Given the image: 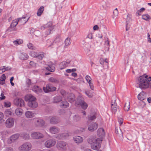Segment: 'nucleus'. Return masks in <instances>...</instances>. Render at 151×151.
<instances>
[{
  "instance_id": "f257e3e1",
  "label": "nucleus",
  "mask_w": 151,
  "mask_h": 151,
  "mask_svg": "<svg viewBox=\"0 0 151 151\" xmlns=\"http://www.w3.org/2000/svg\"><path fill=\"white\" fill-rule=\"evenodd\" d=\"M137 84L142 90L145 89L149 86L151 88V78L145 74L140 76L138 78Z\"/></svg>"
},
{
  "instance_id": "f03ea898",
  "label": "nucleus",
  "mask_w": 151,
  "mask_h": 151,
  "mask_svg": "<svg viewBox=\"0 0 151 151\" xmlns=\"http://www.w3.org/2000/svg\"><path fill=\"white\" fill-rule=\"evenodd\" d=\"M29 17H26V16H23L21 18H19L18 19V20H14L12 24H11L10 27L7 29L6 31L8 32H10L14 30V29H12L17 24L18 22L22 19H23L25 21L24 23H25L28 20Z\"/></svg>"
},
{
  "instance_id": "7ed1b4c3",
  "label": "nucleus",
  "mask_w": 151,
  "mask_h": 151,
  "mask_svg": "<svg viewBox=\"0 0 151 151\" xmlns=\"http://www.w3.org/2000/svg\"><path fill=\"white\" fill-rule=\"evenodd\" d=\"M116 97L114 96L111 98V111L113 114H115L117 109L119 111V106H117L116 102Z\"/></svg>"
},
{
  "instance_id": "20e7f679",
  "label": "nucleus",
  "mask_w": 151,
  "mask_h": 151,
  "mask_svg": "<svg viewBox=\"0 0 151 151\" xmlns=\"http://www.w3.org/2000/svg\"><path fill=\"white\" fill-rule=\"evenodd\" d=\"M77 102L78 105H80L83 109H86L88 106V104L84 101V98L81 96H79L77 98Z\"/></svg>"
},
{
  "instance_id": "39448f33",
  "label": "nucleus",
  "mask_w": 151,
  "mask_h": 151,
  "mask_svg": "<svg viewBox=\"0 0 151 151\" xmlns=\"http://www.w3.org/2000/svg\"><path fill=\"white\" fill-rule=\"evenodd\" d=\"M56 88L51 83L47 84L46 87L43 88V91L45 93H47L50 92H53L56 90Z\"/></svg>"
},
{
  "instance_id": "423d86ee",
  "label": "nucleus",
  "mask_w": 151,
  "mask_h": 151,
  "mask_svg": "<svg viewBox=\"0 0 151 151\" xmlns=\"http://www.w3.org/2000/svg\"><path fill=\"white\" fill-rule=\"evenodd\" d=\"M31 144L29 142L24 143L19 148V150L22 151H28L31 148Z\"/></svg>"
},
{
  "instance_id": "0eeeda50",
  "label": "nucleus",
  "mask_w": 151,
  "mask_h": 151,
  "mask_svg": "<svg viewBox=\"0 0 151 151\" xmlns=\"http://www.w3.org/2000/svg\"><path fill=\"white\" fill-rule=\"evenodd\" d=\"M56 143V141L55 139H52L46 141L45 143V147L47 148H50L54 146Z\"/></svg>"
},
{
  "instance_id": "6e6552de",
  "label": "nucleus",
  "mask_w": 151,
  "mask_h": 151,
  "mask_svg": "<svg viewBox=\"0 0 151 151\" xmlns=\"http://www.w3.org/2000/svg\"><path fill=\"white\" fill-rule=\"evenodd\" d=\"M99 140V139H96L94 141L95 142H93L91 145V147L92 149L95 150H98L100 147V142H101V141H100L99 142H98V141Z\"/></svg>"
},
{
  "instance_id": "1a4fd4ad",
  "label": "nucleus",
  "mask_w": 151,
  "mask_h": 151,
  "mask_svg": "<svg viewBox=\"0 0 151 151\" xmlns=\"http://www.w3.org/2000/svg\"><path fill=\"white\" fill-rule=\"evenodd\" d=\"M35 123L36 126L42 127L45 124L44 121L42 119L37 118L34 119Z\"/></svg>"
},
{
  "instance_id": "9d476101",
  "label": "nucleus",
  "mask_w": 151,
  "mask_h": 151,
  "mask_svg": "<svg viewBox=\"0 0 151 151\" xmlns=\"http://www.w3.org/2000/svg\"><path fill=\"white\" fill-rule=\"evenodd\" d=\"M14 124V120L13 118H9L6 120V126L7 128H11L13 126Z\"/></svg>"
},
{
  "instance_id": "9b49d317",
  "label": "nucleus",
  "mask_w": 151,
  "mask_h": 151,
  "mask_svg": "<svg viewBox=\"0 0 151 151\" xmlns=\"http://www.w3.org/2000/svg\"><path fill=\"white\" fill-rule=\"evenodd\" d=\"M98 127V125L96 123H93L88 126V129L91 132H93L97 129Z\"/></svg>"
},
{
  "instance_id": "f8f14e48",
  "label": "nucleus",
  "mask_w": 151,
  "mask_h": 151,
  "mask_svg": "<svg viewBox=\"0 0 151 151\" xmlns=\"http://www.w3.org/2000/svg\"><path fill=\"white\" fill-rule=\"evenodd\" d=\"M57 147L58 148H59L65 150L67 149V144L64 142L60 141L58 143Z\"/></svg>"
},
{
  "instance_id": "ddd939ff",
  "label": "nucleus",
  "mask_w": 151,
  "mask_h": 151,
  "mask_svg": "<svg viewBox=\"0 0 151 151\" xmlns=\"http://www.w3.org/2000/svg\"><path fill=\"white\" fill-rule=\"evenodd\" d=\"M31 137L34 139H40L43 137V134L38 132H34L31 134Z\"/></svg>"
},
{
  "instance_id": "4468645a",
  "label": "nucleus",
  "mask_w": 151,
  "mask_h": 151,
  "mask_svg": "<svg viewBox=\"0 0 151 151\" xmlns=\"http://www.w3.org/2000/svg\"><path fill=\"white\" fill-rule=\"evenodd\" d=\"M70 61L69 60H67L66 61H63L59 65L60 69L62 70L67 67L70 63Z\"/></svg>"
},
{
  "instance_id": "2eb2a0df",
  "label": "nucleus",
  "mask_w": 151,
  "mask_h": 151,
  "mask_svg": "<svg viewBox=\"0 0 151 151\" xmlns=\"http://www.w3.org/2000/svg\"><path fill=\"white\" fill-rule=\"evenodd\" d=\"M45 27L48 28V31L47 32V35H49L51 33L53 29V27L52 26V23L51 22H48L45 26Z\"/></svg>"
},
{
  "instance_id": "dca6fc26",
  "label": "nucleus",
  "mask_w": 151,
  "mask_h": 151,
  "mask_svg": "<svg viewBox=\"0 0 151 151\" xmlns=\"http://www.w3.org/2000/svg\"><path fill=\"white\" fill-rule=\"evenodd\" d=\"M32 90L37 94L41 93L42 92V90L41 88L37 85L34 86L32 88Z\"/></svg>"
},
{
  "instance_id": "f3484780",
  "label": "nucleus",
  "mask_w": 151,
  "mask_h": 151,
  "mask_svg": "<svg viewBox=\"0 0 151 151\" xmlns=\"http://www.w3.org/2000/svg\"><path fill=\"white\" fill-rule=\"evenodd\" d=\"M25 100L26 101H29L36 100V98L34 96L29 94L27 95L25 97Z\"/></svg>"
},
{
  "instance_id": "a211bd4d",
  "label": "nucleus",
  "mask_w": 151,
  "mask_h": 151,
  "mask_svg": "<svg viewBox=\"0 0 151 151\" xmlns=\"http://www.w3.org/2000/svg\"><path fill=\"white\" fill-rule=\"evenodd\" d=\"M36 100L29 101L28 103V105L29 107L32 108H35L38 106V104Z\"/></svg>"
},
{
  "instance_id": "6ab92c4d",
  "label": "nucleus",
  "mask_w": 151,
  "mask_h": 151,
  "mask_svg": "<svg viewBox=\"0 0 151 151\" xmlns=\"http://www.w3.org/2000/svg\"><path fill=\"white\" fill-rule=\"evenodd\" d=\"M73 140L76 143L79 144L83 142V139L80 136H76L73 137Z\"/></svg>"
},
{
  "instance_id": "aec40b11",
  "label": "nucleus",
  "mask_w": 151,
  "mask_h": 151,
  "mask_svg": "<svg viewBox=\"0 0 151 151\" xmlns=\"http://www.w3.org/2000/svg\"><path fill=\"white\" fill-rule=\"evenodd\" d=\"M59 118L56 116L52 117L50 119V123L52 124H57L59 122Z\"/></svg>"
},
{
  "instance_id": "412c9836",
  "label": "nucleus",
  "mask_w": 151,
  "mask_h": 151,
  "mask_svg": "<svg viewBox=\"0 0 151 151\" xmlns=\"http://www.w3.org/2000/svg\"><path fill=\"white\" fill-rule=\"evenodd\" d=\"M86 79L88 83L89 86L91 90H93L94 86L92 83V81L91 80V78L88 76H86Z\"/></svg>"
},
{
  "instance_id": "4be33fe9",
  "label": "nucleus",
  "mask_w": 151,
  "mask_h": 151,
  "mask_svg": "<svg viewBox=\"0 0 151 151\" xmlns=\"http://www.w3.org/2000/svg\"><path fill=\"white\" fill-rule=\"evenodd\" d=\"M67 97L68 101L70 102V103H72L75 100V96L73 93L69 94L68 95Z\"/></svg>"
},
{
  "instance_id": "5701e85b",
  "label": "nucleus",
  "mask_w": 151,
  "mask_h": 151,
  "mask_svg": "<svg viewBox=\"0 0 151 151\" xmlns=\"http://www.w3.org/2000/svg\"><path fill=\"white\" fill-rule=\"evenodd\" d=\"M60 129L58 127L55 126L51 127L50 129V131L52 134H56L59 132Z\"/></svg>"
},
{
  "instance_id": "b1692460",
  "label": "nucleus",
  "mask_w": 151,
  "mask_h": 151,
  "mask_svg": "<svg viewBox=\"0 0 151 151\" xmlns=\"http://www.w3.org/2000/svg\"><path fill=\"white\" fill-rule=\"evenodd\" d=\"M19 137V134H16L12 135L10 137V140L12 142H13L17 139Z\"/></svg>"
},
{
  "instance_id": "393cba45",
  "label": "nucleus",
  "mask_w": 151,
  "mask_h": 151,
  "mask_svg": "<svg viewBox=\"0 0 151 151\" xmlns=\"http://www.w3.org/2000/svg\"><path fill=\"white\" fill-rule=\"evenodd\" d=\"M28 58V56L25 53H21L19 55V58L22 60H26Z\"/></svg>"
},
{
  "instance_id": "a878e982",
  "label": "nucleus",
  "mask_w": 151,
  "mask_h": 151,
  "mask_svg": "<svg viewBox=\"0 0 151 151\" xmlns=\"http://www.w3.org/2000/svg\"><path fill=\"white\" fill-rule=\"evenodd\" d=\"M26 116L28 118H31L34 117V114L31 111H27L25 113Z\"/></svg>"
},
{
  "instance_id": "bb28decb",
  "label": "nucleus",
  "mask_w": 151,
  "mask_h": 151,
  "mask_svg": "<svg viewBox=\"0 0 151 151\" xmlns=\"http://www.w3.org/2000/svg\"><path fill=\"white\" fill-rule=\"evenodd\" d=\"M62 100V97L60 96H55L54 98L53 102L58 103L61 101Z\"/></svg>"
},
{
  "instance_id": "cd10ccee",
  "label": "nucleus",
  "mask_w": 151,
  "mask_h": 151,
  "mask_svg": "<svg viewBox=\"0 0 151 151\" xmlns=\"http://www.w3.org/2000/svg\"><path fill=\"white\" fill-rule=\"evenodd\" d=\"M96 117V113L90 114L88 116V119L89 120H93L95 119Z\"/></svg>"
},
{
  "instance_id": "c85d7f7f",
  "label": "nucleus",
  "mask_w": 151,
  "mask_h": 151,
  "mask_svg": "<svg viewBox=\"0 0 151 151\" xmlns=\"http://www.w3.org/2000/svg\"><path fill=\"white\" fill-rule=\"evenodd\" d=\"M98 132L99 133V136H103L105 135V132L104 129L102 128L99 129L98 130Z\"/></svg>"
},
{
  "instance_id": "c756f323",
  "label": "nucleus",
  "mask_w": 151,
  "mask_h": 151,
  "mask_svg": "<svg viewBox=\"0 0 151 151\" xmlns=\"http://www.w3.org/2000/svg\"><path fill=\"white\" fill-rule=\"evenodd\" d=\"M69 106V104L66 101H62L60 104V106L62 108H66Z\"/></svg>"
},
{
  "instance_id": "7c9ffc66",
  "label": "nucleus",
  "mask_w": 151,
  "mask_h": 151,
  "mask_svg": "<svg viewBox=\"0 0 151 151\" xmlns=\"http://www.w3.org/2000/svg\"><path fill=\"white\" fill-rule=\"evenodd\" d=\"M142 18L146 21H148L151 19L150 16L147 14L142 15Z\"/></svg>"
},
{
  "instance_id": "2f4dec72",
  "label": "nucleus",
  "mask_w": 151,
  "mask_h": 151,
  "mask_svg": "<svg viewBox=\"0 0 151 151\" xmlns=\"http://www.w3.org/2000/svg\"><path fill=\"white\" fill-rule=\"evenodd\" d=\"M44 10V7L43 6H41L38 9L37 14V16H40L43 12Z\"/></svg>"
},
{
  "instance_id": "473e14b6",
  "label": "nucleus",
  "mask_w": 151,
  "mask_h": 151,
  "mask_svg": "<svg viewBox=\"0 0 151 151\" xmlns=\"http://www.w3.org/2000/svg\"><path fill=\"white\" fill-rule=\"evenodd\" d=\"M23 110L22 109L18 108L15 110V112L16 114L18 116H20L22 114Z\"/></svg>"
},
{
  "instance_id": "72a5a7b5",
  "label": "nucleus",
  "mask_w": 151,
  "mask_h": 151,
  "mask_svg": "<svg viewBox=\"0 0 151 151\" xmlns=\"http://www.w3.org/2000/svg\"><path fill=\"white\" fill-rule=\"evenodd\" d=\"M60 35L58 34L56 38H55L53 43H58L60 41Z\"/></svg>"
},
{
  "instance_id": "f704fd0d",
  "label": "nucleus",
  "mask_w": 151,
  "mask_h": 151,
  "mask_svg": "<svg viewBox=\"0 0 151 151\" xmlns=\"http://www.w3.org/2000/svg\"><path fill=\"white\" fill-rule=\"evenodd\" d=\"M46 69L50 72H53L55 70V68L53 66H48L46 68Z\"/></svg>"
},
{
  "instance_id": "c9c22d12",
  "label": "nucleus",
  "mask_w": 151,
  "mask_h": 151,
  "mask_svg": "<svg viewBox=\"0 0 151 151\" xmlns=\"http://www.w3.org/2000/svg\"><path fill=\"white\" fill-rule=\"evenodd\" d=\"M50 82L54 83H58L59 82L58 80H57L56 79L52 77L49 78L48 80Z\"/></svg>"
},
{
  "instance_id": "e433bc0d",
  "label": "nucleus",
  "mask_w": 151,
  "mask_h": 151,
  "mask_svg": "<svg viewBox=\"0 0 151 151\" xmlns=\"http://www.w3.org/2000/svg\"><path fill=\"white\" fill-rule=\"evenodd\" d=\"M130 108V105L129 102H128L127 103H125L124 107V110L125 111H128Z\"/></svg>"
},
{
  "instance_id": "4c0bfd02",
  "label": "nucleus",
  "mask_w": 151,
  "mask_h": 151,
  "mask_svg": "<svg viewBox=\"0 0 151 151\" xmlns=\"http://www.w3.org/2000/svg\"><path fill=\"white\" fill-rule=\"evenodd\" d=\"M6 76L4 74H3L1 77H0V83H1L2 82V84H4L5 83V79H6Z\"/></svg>"
},
{
  "instance_id": "58836bf2",
  "label": "nucleus",
  "mask_w": 151,
  "mask_h": 151,
  "mask_svg": "<svg viewBox=\"0 0 151 151\" xmlns=\"http://www.w3.org/2000/svg\"><path fill=\"white\" fill-rule=\"evenodd\" d=\"M145 10V8H144L142 7L139 10H138L136 13V15L138 17L139 16L141 15L140 13H142Z\"/></svg>"
},
{
  "instance_id": "ea45409f",
  "label": "nucleus",
  "mask_w": 151,
  "mask_h": 151,
  "mask_svg": "<svg viewBox=\"0 0 151 151\" xmlns=\"http://www.w3.org/2000/svg\"><path fill=\"white\" fill-rule=\"evenodd\" d=\"M70 40V39L69 38H67L65 39V46L67 47L70 45L71 42Z\"/></svg>"
},
{
  "instance_id": "a19ab883",
  "label": "nucleus",
  "mask_w": 151,
  "mask_h": 151,
  "mask_svg": "<svg viewBox=\"0 0 151 151\" xmlns=\"http://www.w3.org/2000/svg\"><path fill=\"white\" fill-rule=\"evenodd\" d=\"M81 119V117L78 115H75L73 117V119L76 122L79 121Z\"/></svg>"
},
{
  "instance_id": "79ce46f5",
  "label": "nucleus",
  "mask_w": 151,
  "mask_h": 151,
  "mask_svg": "<svg viewBox=\"0 0 151 151\" xmlns=\"http://www.w3.org/2000/svg\"><path fill=\"white\" fill-rule=\"evenodd\" d=\"M144 91H142L138 95L137 97L139 100H143L144 99V96L142 94V93H144Z\"/></svg>"
},
{
  "instance_id": "37998d69",
  "label": "nucleus",
  "mask_w": 151,
  "mask_h": 151,
  "mask_svg": "<svg viewBox=\"0 0 151 151\" xmlns=\"http://www.w3.org/2000/svg\"><path fill=\"white\" fill-rule=\"evenodd\" d=\"M21 135L22 136L24 139H29V135L28 134L25 133H22L21 134Z\"/></svg>"
},
{
  "instance_id": "c03bdc74",
  "label": "nucleus",
  "mask_w": 151,
  "mask_h": 151,
  "mask_svg": "<svg viewBox=\"0 0 151 151\" xmlns=\"http://www.w3.org/2000/svg\"><path fill=\"white\" fill-rule=\"evenodd\" d=\"M38 53L35 52L33 51H31L30 53V55L32 57L36 58Z\"/></svg>"
},
{
  "instance_id": "a18cd8bd",
  "label": "nucleus",
  "mask_w": 151,
  "mask_h": 151,
  "mask_svg": "<svg viewBox=\"0 0 151 151\" xmlns=\"http://www.w3.org/2000/svg\"><path fill=\"white\" fill-rule=\"evenodd\" d=\"M19 102V106L20 107H22L24 106L25 105V103L24 101L21 99L20 98Z\"/></svg>"
},
{
  "instance_id": "49530a36",
  "label": "nucleus",
  "mask_w": 151,
  "mask_h": 151,
  "mask_svg": "<svg viewBox=\"0 0 151 151\" xmlns=\"http://www.w3.org/2000/svg\"><path fill=\"white\" fill-rule=\"evenodd\" d=\"M31 81V80L29 78H28L27 80L26 83L28 87H29L32 85V83Z\"/></svg>"
},
{
  "instance_id": "de8ad7c7",
  "label": "nucleus",
  "mask_w": 151,
  "mask_h": 151,
  "mask_svg": "<svg viewBox=\"0 0 151 151\" xmlns=\"http://www.w3.org/2000/svg\"><path fill=\"white\" fill-rule=\"evenodd\" d=\"M20 98L15 99L14 100V104L17 106H19V105Z\"/></svg>"
},
{
  "instance_id": "09e8293b",
  "label": "nucleus",
  "mask_w": 151,
  "mask_h": 151,
  "mask_svg": "<svg viewBox=\"0 0 151 151\" xmlns=\"http://www.w3.org/2000/svg\"><path fill=\"white\" fill-rule=\"evenodd\" d=\"M27 46L29 49L32 50H35L36 48L33 45L30 43L27 44Z\"/></svg>"
},
{
  "instance_id": "8fccbe9b",
  "label": "nucleus",
  "mask_w": 151,
  "mask_h": 151,
  "mask_svg": "<svg viewBox=\"0 0 151 151\" xmlns=\"http://www.w3.org/2000/svg\"><path fill=\"white\" fill-rule=\"evenodd\" d=\"M44 57L43 54H39L38 53L36 58H37L40 60H41Z\"/></svg>"
},
{
  "instance_id": "3c124183",
  "label": "nucleus",
  "mask_w": 151,
  "mask_h": 151,
  "mask_svg": "<svg viewBox=\"0 0 151 151\" xmlns=\"http://www.w3.org/2000/svg\"><path fill=\"white\" fill-rule=\"evenodd\" d=\"M65 136L63 134H58L56 137V138L60 139H63V137Z\"/></svg>"
},
{
  "instance_id": "603ef678",
  "label": "nucleus",
  "mask_w": 151,
  "mask_h": 151,
  "mask_svg": "<svg viewBox=\"0 0 151 151\" xmlns=\"http://www.w3.org/2000/svg\"><path fill=\"white\" fill-rule=\"evenodd\" d=\"M23 42V41L22 40H17L14 41V43L15 44H20L22 43Z\"/></svg>"
},
{
  "instance_id": "864d4df0",
  "label": "nucleus",
  "mask_w": 151,
  "mask_h": 151,
  "mask_svg": "<svg viewBox=\"0 0 151 151\" xmlns=\"http://www.w3.org/2000/svg\"><path fill=\"white\" fill-rule=\"evenodd\" d=\"M4 106L6 107H9L11 106V103L9 102H5L4 103Z\"/></svg>"
},
{
  "instance_id": "5fc2aeb1",
  "label": "nucleus",
  "mask_w": 151,
  "mask_h": 151,
  "mask_svg": "<svg viewBox=\"0 0 151 151\" xmlns=\"http://www.w3.org/2000/svg\"><path fill=\"white\" fill-rule=\"evenodd\" d=\"M113 14L114 16L115 17L117 16L118 14V11L117 8H116L114 9L113 12Z\"/></svg>"
},
{
  "instance_id": "6e6d98bb",
  "label": "nucleus",
  "mask_w": 151,
  "mask_h": 151,
  "mask_svg": "<svg viewBox=\"0 0 151 151\" xmlns=\"http://www.w3.org/2000/svg\"><path fill=\"white\" fill-rule=\"evenodd\" d=\"M105 39L106 41H105V44L107 46H109V38L108 37H106Z\"/></svg>"
},
{
  "instance_id": "4d7b16f0",
  "label": "nucleus",
  "mask_w": 151,
  "mask_h": 151,
  "mask_svg": "<svg viewBox=\"0 0 151 151\" xmlns=\"http://www.w3.org/2000/svg\"><path fill=\"white\" fill-rule=\"evenodd\" d=\"M85 93L89 98H91L93 96L92 94L88 91H85Z\"/></svg>"
},
{
  "instance_id": "13d9d810",
  "label": "nucleus",
  "mask_w": 151,
  "mask_h": 151,
  "mask_svg": "<svg viewBox=\"0 0 151 151\" xmlns=\"http://www.w3.org/2000/svg\"><path fill=\"white\" fill-rule=\"evenodd\" d=\"M95 140V139H94L93 138H89L88 139V142L89 143L91 144V145L93 142H95L94 141Z\"/></svg>"
},
{
  "instance_id": "bf43d9fd",
  "label": "nucleus",
  "mask_w": 151,
  "mask_h": 151,
  "mask_svg": "<svg viewBox=\"0 0 151 151\" xmlns=\"http://www.w3.org/2000/svg\"><path fill=\"white\" fill-rule=\"evenodd\" d=\"M5 113L6 114V116L11 115H12V112L8 110L5 111Z\"/></svg>"
},
{
  "instance_id": "052dcab7",
  "label": "nucleus",
  "mask_w": 151,
  "mask_h": 151,
  "mask_svg": "<svg viewBox=\"0 0 151 151\" xmlns=\"http://www.w3.org/2000/svg\"><path fill=\"white\" fill-rule=\"evenodd\" d=\"M100 63L102 65L104 64V59L102 58H101L100 59Z\"/></svg>"
},
{
  "instance_id": "680f3d73",
  "label": "nucleus",
  "mask_w": 151,
  "mask_h": 151,
  "mask_svg": "<svg viewBox=\"0 0 151 151\" xmlns=\"http://www.w3.org/2000/svg\"><path fill=\"white\" fill-rule=\"evenodd\" d=\"M87 37L90 39H92L93 38L92 33H89Z\"/></svg>"
},
{
  "instance_id": "e2e57ef3",
  "label": "nucleus",
  "mask_w": 151,
  "mask_h": 151,
  "mask_svg": "<svg viewBox=\"0 0 151 151\" xmlns=\"http://www.w3.org/2000/svg\"><path fill=\"white\" fill-rule=\"evenodd\" d=\"M119 122L120 125H121L123 124V120L122 118H119L118 120Z\"/></svg>"
},
{
  "instance_id": "0e129e2a",
  "label": "nucleus",
  "mask_w": 151,
  "mask_h": 151,
  "mask_svg": "<svg viewBox=\"0 0 151 151\" xmlns=\"http://www.w3.org/2000/svg\"><path fill=\"white\" fill-rule=\"evenodd\" d=\"M4 116L3 113L0 112V121H1L2 120L3 118H4Z\"/></svg>"
},
{
  "instance_id": "69168bd1",
  "label": "nucleus",
  "mask_w": 151,
  "mask_h": 151,
  "mask_svg": "<svg viewBox=\"0 0 151 151\" xmlns=\"http://www.w3.org/2000/svg\"><path fill=\"white\" fill-rule=\"evenodd\" d=\"M5 67V66H4L3 67H0V70H1L2 71L1 72L3 73L5 71V70H4V68Z\"/></svg>"
},
{
  "instance_id": "338daca9",
  "label": "nucleus",
  "mask_w": 151,
  "mask_h": 151,
  "mask_svg": "<svg viewBox=\"0 0 151 151\" xmlns=\"http://www.w3.org/2000/svg\"><path fill=\"white\" fill-rule=\"evenodd\" d=\"M60 92L61 93V94L63 96H64L66 93L65 91V90H60Z\"/></svg>"
},
{
  "instance_id": "774afa93",
  "label": "nucleus",
  "mask_w": 151,
  "mask_h": 151,
  "mask_svg": "<svg viewBox=\"0 0 151 151\" xmlns=\"http://www.w3.org/2000/svg\"><path fill=\"white\" fill-rule=\"evenodd\" d=\"M6 151H14L13 149L11 147H7L6 149Z\"/></svg>"
}]
</instances>
